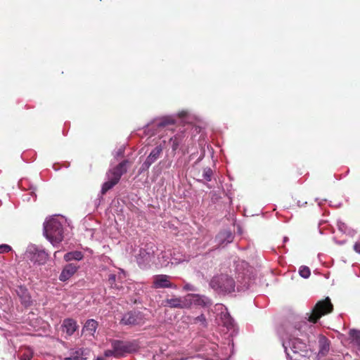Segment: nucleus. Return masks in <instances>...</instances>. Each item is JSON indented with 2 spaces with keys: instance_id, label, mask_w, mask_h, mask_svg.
<instances>
[{
  "instance_id": "obj_1",
  "label": "nucleus",
  "mask_w": 360,
  "mask_h": 360,
  "mask_svg": "<svg viewBox=\"0 0 360 360\" xmlns=\"http://www.w3.org/2000/svg\"><path fill=\"white\" fill-rule=\"evenodd\" d=\"M308 328L307 322L304 321L288 328L286 333L288 342H284L283 347L290 360H307L309 358L311 352L304 339L307 335L306 330Z\"/></svg>"
},
{
  "instance_id": "obj_2",
  "label": "nucleus",
  "mask_w": 360,
  "mask_h": 360,
  "mask_svg": "<svg viewBox=\"0 0 360 360\" xmlns=\"http://www.w3.org/2000/svg\"><path fill=\"white\" fill-rule=\"evenodd\" d=\"M44 234L53 244L59 243L63 239V228L56 218H51L44 224Z\"/></svg>"
},
{
  "instance_id": "obj_3",
  "label": "nucleus",
  "mask_w": 360,
  "mask_h": 360,
  "mask_svg": "<svg viewBox=\"0 0 360 360\" xmlns=\"http://www.w3.org/2000/svg\"><path fill=\"white\" fill-rule=\"evenodd\" d=\"M210 285L219 294L231 293L235 290L234 280L226 274L214 276L210 282Z\"/></svg>"
},
{
  "instance_id": "obj_4",
  "label": "nucleus",
  "mask_w": 360,
  "mask_h": 360,
  "mask_svg": "<svg viewBox=\"0 0 360 360\" xmlns=\"http://www.w3.org/2000/svg\"><path fill=\"white\" fill-rule=\"evenodd\" d=\"M332 310L333 304L330 299L327 297L326 300L316 303L309 316H308V321L314 323H316L322 316L331 312Z\"/></svg>"
},
{
  "instance_id": "obj_5",
  "label": "nucleus",
  "mask_w": 360,
  "mask_h": 360,
  "mask_svg": "<svg viewBox=\"0 0 360 360\" xmlns=\"http://www.w3.org/2000/svg\"><path fill=\"white\" fill-rule=\"evenodd\" d=\"M26 255L32 262L38 264H44L49 257L48 253L44 250L34 245L28 246Z\"/></svg>"
},
{
  "instance_id": "obj_6",
  "label": "nucleus",
  "mask_w": 360,
  "mask_h": 360,
  "mask_svg": "<svg viewBox=\"0 0 360 360\" xmlns=\"http://www.w3.org/2000/svg\"><path fill=\"white\" fill-rule=\"evenodd\" d=\"M112 348L115 349L117 357L123 356L126 353L136 351L138 345L136 342H124L114 340L111 342Z\"/></svg>"
},
{
  "instance_id": "obj_7",
  "label": "nucleus",
  "mask_w": 360,
  "mask_h": 360,
  "mask_svg": "<svg viewBox=\"0 0 360 360\" xmlns=\"http://www.w3.org/2000/svg\"><path fill=\"white\" fill-rule=\"evenodd\" d=\"M155 247L152 244L146 245V248H141L139 253L136 256V260L141 267H145L154 258Z\"/></svg>"
},
{
  "instance_id": "obj_8",
  "label": "nucleus",
  "mask_w": 360,
  "mask_h": 360,
  "mask_svg": "<svg viewBox=\"0 0 360 360\" xmlns=\"http://www.w3.org/2000/svg\"><path fill=\"white\" fill-rule=\"evenodd\" d=\"M121 323L129 326L142 325L145 323V317L140 311H129L123 316Z\"/></svg>"
},
{
  "instance_id": "obj_9",
  "label": "nucleus",
  "mask_w": 360,
  "mask_h": 360,
  "mask_svg": "<svg viewBox=\"0 0 360 360\" xmlns=\"http://www.w3.org/2000/svg\"><path fill=\"white\" fill-rule=\"evenodd\" d=\"M187 299L188 309L193 305L209 307L212 304V302L209 297L199 294H188Z\"/></svg>"
},
{
  "instance_id": "obj_10",
  "label": "nucleus",
  "mask_w": 360,
  "mask_h": 360,
  "mask_svg": "<svg viewBox=\"0 0 360 360\" xmlns=\"http://www.w3.org/2000/svg\"><path fill=\"white\" fill-rule=\"evenodd\" d=\"M188 299L187 295L184 297H172L167 298L163 301L162 304L165 307L176 309H188Z\"/></svg>"
},
{
  "instance_id": "obj_11",
  "label": "nucleus",
  "mask_w": 360,
  "mask_h": 360,
  "mask_svg": "<svg viewBox=\"0 0 360 360\" xmlns=\"http://www.w3.org/2000/svg\"><path fill=\"white\" fill-rule=\"evenodd\" d=\"M170 276L160 274L153 276V286L155 288H176V285L170 281Z\"/></svg>"
},
{
  "instance_id": "obj_12",
  "label": "nucleus",
  "mask_w": 360,
  "mask_h": 360,
  "mask_svg": "<svg viewBox=\"0 0 360 360\" xmlns=\"http://www.w3.org/2000/svg\"><path fill=\"white\" fill-rule=\"evenodd\" d=\"M117 174H115L112 169H110L107 174L108 180L103 184L101 188L102 194H105L108 191L111 189L113 186H115L120 181V176H117Z\"/></svg>"
},
{
  "instance_id": "obj_13",
  "label": "nucleus",
  "mask_w": 360,
  "mask_h": 360,
  "mask_svg": "<svg viewBox=\"0 0 360 360\" xmlns=\"http://www.w3.org/2000/svg\"><path fill=\"white\" fill-rule=\"evenodd\" d=\"M16 294L20 300L21 304L25 307H30L32 304V300L28 292V290L22 285L17 287L15 290Z\"/></svg>"
},
{
  "instance_id": "obj_14",
  "label": "nucleus",
  "mask_w": 360,
  "mask_h": 360,
  "mask_svg": "<svg viewBox=\"0 0 360 360\" xmlns=\"http://www.w3.org/2000/svg\"><path fill=\"white\" fill-rule=\"evenodd\" d=\"M233 236L230 231L224 230L219 232L215 238L219 245H226L233 241Z\"/></svg>"
},
{
  "instance_id": "obj_15",
  "label": "nucleus",
  "mask_w": 360,
  "mask_h": 360,
  "mask_svg": "<svg viewBox=\"0 0 360 360\" xmlns=\"http://www.w3.org/2000/svg\"><path fill=\"white\" fill-rule=\"evenodd\" d=\"M77 266L74 264H67L63 269L59 276V279L61 281H68L74 274L77 271Z\"/></svg>"
},
{
  "instance_id": "obj_16",
  "label": "nucleus",
  "mask_w": 360,
  "mask_h": 360,
  "mask_svg": "<svg viewBox=\"0 0 360 360\" xmlns=\"http://www.w3.org/2000/svg\"><path fill=\"white\" fill-rule=\"evenodd\" d=\"M62 326L63 332H65L68 335H72L77 328L76 321L71 319H65Z\"/></svg>"
},
{
  "instance_id": "obj_17",
  "label": "nucleus",
  "mask_w": 360,
  "mask_h": 360,
  "mask_svg": "<svg viewBox=\"0 0 360 360\" xmlns=\"http://www.w3.org/2000/svg\"><path fill=\"white\" fill-rule=\"evenodd\" d=\"M84 349L82 348L73 349L70 352V356L63 360H86Z\"/></svg>"
},
{
  "instance_id": "obj_18",
  "label": "nucleus",
  "mask_w": 360,
  "mask_h": 360,
  "mask_svg": "<svg viewBox=\"0 0 360 360\" xmlns=\"http://www.w3.org/2000/svg\"><path fill=\"white\" fill-rule=\"evenodd\" d=\"M220 319L223 326L227 328L228 329L232 328L233 327V319L231 317L229 313L227 311V309L226 308L224 309V311H221Z\"/></svg>"
},
{
  "instance_id": "obj_19",
  "label": "nucleus",
  "mask_w": 360,
  "mask_h": 360,
  "mask_svg": "<svg viewBox=\"0 0 360 360\" xmlns=\"http://www.w3.org/2000/svg\"><path fill=\"white\" fill-rule=\"evenodd\" d=\"M190 260V256L184 255L179 251H174L172 252L171 263L174 264H179L183 262H188Z\"/></svg>"
},
{
  "instance_id": "obj_20",
  "label": "nucleus",
  "mask_w": 360,
  "mask_h": 360,
  "mask_svg": "<svg viewBox=\"0 0 360 360\" xmlns=\"http://www.w3.org/2000/svg\"><path fill=\"white\" fill-rule=\"evenodd\" d=\"M163 148L161 145L157 146L155 148H153L148 156L146 158L150 162H155L160 156L162 152Z\"/></svg>"
},
{
  "instance_id": "obj_21",
  "label": "nucleus",
  "mask_w": 360,
  "mask_h": 360,
  "mask_svg": "<svg viewBox=\"0 0 360 360\" xmlns=\"http://www.w3.org/2000/svg\"><path fill=\"white\" fill-rule=\"evenodd\" d=\"M98 327V322L94 319H89L83 328V330L88 332L89 335H94Z\"/></svg>"
},
{
  "instance_id": "obj_22",
  "label": "nucleus",
  "mask_w": 360,
  "mask_h": 360,
  "mask_svg": "<svg viewBox=\"0 0 360 360\" xmlns=\"http://www.w3.org/2000/svg\"><path fill=\"white\" fill-rule=\"evenodd\" d=\"M129 161L125 160L120 163H119L117 166L111 169L114 172H115L117 176H122L124 173L127 171V164Z\"/></svg>"
},
{
  "instance_id": "obj_23",
  "label": "nucleus",
  "mask_w": 360,
  "mask_h": 360,
  "mask_svg": "<svg viewBox=\"0 0 360 360\" xmlns=\"http://www.w3.org/2000/svg\"><path fill=\"white\" fill-rule=\"evenodd\" d=\"M172 252L163 251L158 255L159 262L162 266H167L171 262Z\"/></svg>"
},
{
  "instance_id": "obj_24",
  "label": "nucleus",
  "mask_w": 360,
  "mask_h": 360,
  "mask_svg": "<svg viewBox=\"0 0 360 360\" xmlns=\"http://www.w3.org/2000/svg\"><path fill=\"white\" fill-rule=\"evenodd\" d=\"M329 351V342L325 337H321L319 339V354L325 356Z\"/></svg>"
},
{
  "instance_id": "obj_25",
  "label": "nucleus",
  "mask_w": 360,
  "mask_h": 360,
  "mask_svg": "<svg viewBox=\"0 0 360 360\" xmlns=\"http://www.w3.org/2000/svg\"><path fill=\"white\" fill-rule=\"evenodd\" d=\"M175 123V118L173 116H165L160 118L156 125L158 127H165Z\"/></svg>"
},
{
  "instance_id": "obj_26",
  "label": "nucleus",
  "mask_w": 360,
  "mask_h": 360,
  "mask_svg": "<svg viewBox=\"0 0 360 360\" xmlns=\"http://www.w3.org/2000/svg\"><path fill=\"white\" fill-rule=\"evenodd\" d=\"M83 257V255L81 252L75 251L72 252H68L65 255L64 259L66 261H70V260H81Z\"/></svg>"
},
{
  "instance_id": "obj_27",
  "label": "nucleus",
  "mask_w": 360,
  "mask_h": 360,
  "mask_svg": "<svg viewBox=\"0 0 360 360\" xmlns=\"http://www.w3.org/2000/svg\"><path fill=\"white\" fill-rule=\"evenodd\" d=\"M349 334L352 342L360 347V330L352 329L349 330Z\"/></svg>"
},
{
  "instance_id": "obj_28",
  "label": "nucleus",
  "mask_w": 360,
  "mask_h": 360,
  "mask_svg": "<svg viewBox=\"0 0 360 360\" xmlns=\"http://www.w3.org/2000/svg\"><path fill=\"white\" fill-rule=\"evenodd\" d=\"M181 141H182V135H175L170 139V143H172V148L174 151L177 150Z\"/></svg>"
},
{
  "instance_id": "obj_29",
  "label": "nucleus",
  "mask_w": 360,
  "mask_h": 360,
  "mask_svg": "<svg viewBox=\"0 0 360 360\" xmlns=\"http://www.w3.org/2000/svg\"><path fill=\"white\" fill-rule=\"evenodd\" d=\"M108 284L110 285V288H115L117 290H120L122 288V287H120L116 283V276L115 274H111L108 276Z\"/></svg>"
},
{
  "instance_id": "obj_30",
  "label": "nucleus",
  "mask_w": 360,
  "mask_h": 360,
  "mask_svg": "<svg viewBox=\"0 0 360 360\" xmlns=\"http://www.w3.org/2000/svg\"><path fill=\"white\" fill-rule=\"evenodd\" d=\"M299 274L304 278H308L311 275V271L308 266H302L300 268Z\"/></svg>"
},
{
  "instance_id": "obj_31",
  "label": "nucleus",
  "mask_w": 360,
  "mask_h": 360,
  "mask_svg": "<svg viewBox=\"0 0 360 360\" xmlns=\"http://www.w3.org/2000/svg\"><path fill=\"white\" fill-rule=\"evenodd\" d=\"M213 175V172L210 167H206L203 169L202 171V177L207 181H210L212 180V177Z\"/></svg>"
},
{
  "instance_id": "obj_32",
  "label": "nucleus",
  "mask_w": 360,
  "mask_h": 360,
  "mask_svg": "<svg viewBox=\"0 0 360 360\" xmlns=\"http://www.w3.org/2000/svg\"><path fill=\"white\" fill-rule=\"evenodd\" d=\"M194 323H200L202 326H206V319L203 314H201L194 319Z\"/></svg>"
},
{
  "instance_id": "obj_33",
  "label": "nucleus",
  "mask_w": 360,
  "mask_h": 360,
  "mask_svg": "<svg viewBox=\"0 0 360 360\" xmlns=\"http://www.w3.org/2000/svg\"><path fill=\"white\" fill-rule=\"evenodd\" d=\"M32 357V352L30 349L25 351L20 356V360H30Z\"/></svg>"
},
{
  "instance_id": "obj_34",
  "label": "nucleus",
  "mask_w": 360,
  "mask_h": 360,
  "mask_svg": "<svg viewBox=\"0 0 360 360\" xmlns=\"http://www.w3.org/2000/svg\"><path fill=\"white\" fill-rule=\"evenodd\" d=\"M11 250V247L6 244L0 245V253L8 252Z\"/></svg>"
},
{
  "instance_id": "obj_35",
  "label": "nucleus",
  "mask_w": 360,
  "mask_h": 360,
  "mask_svg": "<svg viewBox=\"0 0 360 360\" xmlns=\"http://www.w3.org/2000/svg\"><path fill=\"white\" fill-rule=\"evenodd\" d=\"M105 357H110V356H115L117 357V354L115 353V349L112 348V349H108L105 351L104 352Z\"/></svg>"
},
{
  "instance_id": "obj_36",
  "label": "nucleus",
  "mask_w": 360,
  "mask_h": 360,
  "mask_svg": "<svg viewBox=\"0 0 360 360\" xmlns=\"http://www.w3.org/2000/svg\"><path fill=\"white\" fill-rule=\"evenodd\" d=\"M152 164L153 163L150 162L148 160L146 159V160L144 161V162L141 165V172L147 170L150 167V165Z\"/></svg>"
},
{
  "instance_id": "obj_37",
  "label": "nucleus",
  "mask_w": 360,
  "mask_h": 360,
  "mask_svg": "<svg viewBox=\"0 0 360 360\" xmlns=\"http://www.w3.org/2000/svg\"><path fill=\"white\" fill-rule=\"evenodd\" d=\"M184 290H186V291H195L196 290L195 286L191 285V284H190V283H186L184 286Z\"/></svg>"
},
{
  "instance_id": "obj_38",
  "label": "nucleus",
  "mask_w": 360,
  "mask_h": 360,
  "mask_svg": "<svg viewBox=\"0 0 360 360\" xmlns=\"http://www.w3.org/2000/svg\"><path fill=\"white\" fill-rule=\"evenodd\" d=\"M124 153V148L122 147V148H119L118 150L116 152L115 156H117V157L123 156Z\"/></svg>"
},
{
  "instance_id": "obj_39",
  "label": "nucleus",
  "mask_w": 360,
  "mask_h": 360,
  "mask_svg": "<svg viewBox=\"0 0 360 360\" xmlns=\"http://www.w3.org/2000/svg\"><path fill=\"white\" fill-rule=\"evenodd\" d=\"M354 250L360 254V242H357L354 245Z\"/></svg>"
},
{
  "instance_id": "obj_40",
  "label": "nucleus",
  "mask_w": 360,
  "mask_h": 360,
  "mask_svg": "<svg viewBox=\"0 0 360 360\" xmlns=\"http://www.w3.org/2000/svg\"><path fill=\"white\" fill-rule=\"evenodd\" d=\"M96 360H105V359L102 356H98V357H97Z\"/></svg>"
},
{
  "instance_id": "obj_41",
  "label": "nucleus",
  "mask_w": 360,
  "mask_h": 360,
  "mask_svg": "<svg viewBox=\"0 0 360 360\" xmlns=\"http://www.w3.org/2000/svg\"><path fill=\"white\" fill-rule=\"evenodd\" d=\"M185 114H186L185 112H181L179 114V117H183V116H184Z\"/></svg>"
},
{
  "instance_id": "obj_42",
  "label": "nucleus",
  "mask_w": 360,
  "mask_h": 360,
  "mask_svg": "<svg viewBox=\"0 0 360 360\" xmlns=\"http://www.w3.org/2000/svg\"><path fill=\"white\" fill-rule=\"evenodd\" d=\"M284 242H287L288 240V238L287 237H285L284 239H283Z\"/></svg>"
}]
</instances>
